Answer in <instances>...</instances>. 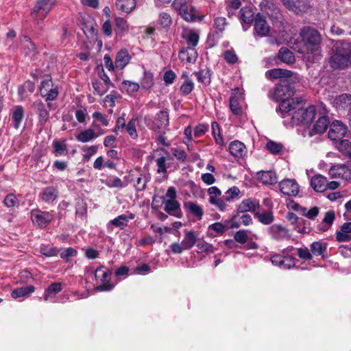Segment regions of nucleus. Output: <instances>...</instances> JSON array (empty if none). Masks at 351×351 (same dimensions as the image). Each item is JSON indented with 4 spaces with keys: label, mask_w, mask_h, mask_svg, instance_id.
Masks as SVG:
<instances>
[{
    "label": "nucleus",
    "mask_w": 351,
    "mask_h": 351,
    "mask_svg": "<svg viewBox=\"0 0 351 351\" xmlns=\"http://www.w3.org/2000/svg\"><path fill=\"white\" fill-rule=\"evenodd\" d=\"M93 121L99 123L103 127H107L109 125V119L108 117L98 111L94 112L92 114Z\"/></svg>",
    "instance_id": "obj_53"
},
{
    "label": "nucleus",
    "mask_w": 351,
    "mask_h": 351,
    "mask_svg": "<svg viewBox=\"0 0 351 351\" xmlns=\"http://www.w3.org/2000/svg\"><path fill=\"white\" fill-rule=\"evenodd\" d=\"M75 137L79 142L87 143L97 138V135L91 128H88L80 132Z\"/></svg>",
    "instance_id": "obj_37"
},
{
    "label": "nucleus",
    "mask_w": 351,
    "mask_h": 351,
    "mask_svg": "<svg viewBox=\"0 0 351 351\" xmlns=\"http://www.w3.org/2000/svg\"><path fill=\"white\" fill-rule=\"evenodd\" d=\"M255 217H256L258 221L265 225H268L274 221V217L271 212L266 213H255Z\"/></svg>",
    "instance_id": "obj_51"
},
{
    "label": "nucleus",
    "mask_w": 351,
    "mask_h": 351,
    "mask_svg": "<svg viewBox=\"0 0 351 351\" xmlns=\"http://www.w3.org/2000/svg\"><path fill=\"white\" fill-rule=\"evenodd\" d=\"M36 114L38 115V124L43 127L48 121L49 118V111L51 109L50 103L47 105L43 104L41 101H36L33 104Z\"/></svg>",
    "instance_id": "obj_10"
},
{
    "label": "nucleus",
    "mask_w": 351,
    "mask_h": 351,
    "mask_svg": "<svg viewBox=\"0 0 351 351\" xmlns=\"http://www.w3.org/2000/svg\"><path fill=\"white\" fill-rule=\"evenodd\" d=\"M197 247L199 252H205L208 254H212L215 252V248L210 243H208L204 241H201L197 243Z\"/></svg>",
    "instance_id": "obj_61"
},
{
    "label": "nucleus",
    "mask_w": 351,
    "mask_h": 351,
    "mask_svg": "<svg viewBox=\"0 0 351 351\" xmlns=\"http://www.w3.org/2000/svg\"><path fill=\"white\" fill-rule=\"evenodd\" d=\"M145 121L149 129L159 133L164 132L169 125V113L165 110H160L154 119L150 116H145Z\"/></svg>",
    "instance_id": "obj_6"
},
{
    "label": "nucleus",
    "mask_w": 351,
    "mask_h": 351,
    "mask_svg": "<svg viewBox=\"0 0 351 351\" xmlns=\"http://www.w3.org/2000/svg\"><path fill=\"white\" fill-rule=\"evenodd\" d=\"M92 86L95 93L99 96L104 95L109 90L106 84L98 80L93 82Z\"/></svg>",
    "instance_id": "obj_54"
},
{
    "label": "nucleus",
    "mask_w": 351,
    "mask_h": 351,
    "mask_svg": "<svg viewBox=\"0 0 351 351\" xmlns=\"http://www.w3.org/2000/svg\"><path fill=\"white\" fill-rule=\"evenodd\" d=\"M280 191L287 196H296L299 193V185L295 180L285 179L279 183Z\"/></svg>",
    "instance_id": "obj_14"
},
{
    "label": "nucleus",
    "mask_w": 351,
    "mask_h": 351,
    "mask_svg": "<svg viewBox=\"0 0 351 351\" xmlns=\"http://www.w3.org/2000/svg\"><path fill=\"white\" fill-rule=\"evenodd\" d=\"M260 208L259 201L254 198L244 199L238 206L239 213H256Z\"/></svg>",
    "instance_id": "obj_17"
},
{
    "label": "nucleus",
    "mask_w": 351,
    "mask_h": 351,
    "mask_svg": "<svg viewBox=\"0 0 351 351\" xmlns=\"http://www.w3.org/2000/svg\"><path fill=\"white\" fill-rule=\"evenodd\" d=\"M134 176V173H130L129 178H132L131 182H134V186L135 187L136 190L138 191H143L146 187L147 183L150 180L149 174L141 173L138 177L136 178V180L133 178Z\"/></svg>",
    "instance_id": "obj_21"
},
{
    "label": "nucleus",
    "mask_w": 351,
    "mask_h": 351,
    "mask_svg": "<svg viewBox=\"0 0 351 351\" xmlns=\"http://www.w3.org/2000/svg\"><path fill=\"white\" fill-rule=\"evenodd\" d=\"M241 0H230L226 1L228 16L231 18L235 15L236 11L241 6Z\"/></svg>",
    "instance_id": "obj_45"
},
{
    "label": "nucleus",
    "mask_w": 351,
    "mask_h": 351,
    "mask_svg": "<svg viewBox=\"0 0 351 351\" xmlns=\"http://www.w3.org/2000/svg\"><path fill=\"white\" fill-rule=\"evenodd\" d=\"M269 234L272 239L280 241L289 237V230L278 224H274L268 229Z\"/></svg>",
    "instance_id": "obj_18"
},
{
    "label": "nucleus",
    "mask_w": 351,
    "mask_h": 351,
    "mask_svg": "<svg viewBox=\"0 0 351 351\" xmlns=\"http://www.w3.org/2000/svg\"><path fill=\"white\" fill-rule=\"evenodd\" d=\"M58 196V191L53 186L45 187L40 193L41 199L47 204L53 203Z\"/></svg>",
    "instance_id": "obj_22"
},
{
    "label": "nucleus",
    "mask_w": 351,
    "mask_h": 351,
    "mask_svg": "<svg viewBox=\"0 0 351 351\" xmlns=\"http://www.w3.org/2000/svg\"><path fill=\"white\" fill-rule=\"evenodd\" d=\"M257 177L265 184H273L277 182L276 173L271 171H262L257 173Z\"/></svg>",
    "instance_id": "obj_32"
},
{
    "label": "nucleus",
    "mask_w": 351,
    "mask_h": 351,
    "mask_svg": "<svg viewBox=\"0 0 351 351\" xmlns=\"http://www.w3.org/2000/svg\"><path fill=\"white\" fill-rule=\"evenodd\" d=\"M302 102L303 101L300 102L299 106H295L294 109L295 110L292 114L289 112V114H281V117L284 119L291 117L293 125L299 124L308 125L311 123L315 119V107L314 106H309L307 108H303L302 106Z\"/></svg>",
    "instance_id": "obj_3"
},
{
    "label": "nucleus",
    "mask_w": 351,
    "mask_h": 351,
    "mask_svg": "<svg viewBox=\"0 0 351 351\" xmlns=\"http://www.w3.org/2000/svg\"><path fill=\"white\" fill-rule=\"evenodd\" d=\"M254 31L255 34L261 37L267 36L270 32V27L268 25L265 18L261 14L258 13L254 19Z\"/></svg>",
    "instance_id": "obj_13"
},
{
    "label": "nucleus",
    "mask_w": 351,
    "mask_h": 351,
    "mask_svg": "<svg viewBox=\"0 0 351 351\" xmlns=\"http://www.w3.org/2000/svg\"><path fill=\"white\" fill-rule=\"evenodd\" d=\"M300 36L306 53H313L318 49L322 37L319 32L311 27L301 29Z\"/></svg>",
    "instance_id": "obj_4"
},
{
    "label": "nucleus",
    "mask_w": 351,
    "mask_h": 351,
    "mask_svg": "<svg viewBox=\"0 0 351 351\" xmlns=\"http://www.w3.org/2000/svg\"><path fill=\"white\" fill-rule=\"evenodd\" d=\"M103 182L110 188H123L127 186V184L124 183L119 178L114 176L108 177Z\"/></svg>",
    "instance_id": "obj_47"
},
{
    "label": "nucleus",
    "mask_w": 351,
    "mask_h": 351,
    "mask_svg": "<svg viewBox=\"0 0 351 351\" xmlns=\"http://www.w3.org/2000/svg\"><path fill=\"white\" fill-rule=\"evenodd\" d=\"M194 88V84L192 80L186 79L180 88V91L182 95H187L191 93Z\"/></svg>",
    "instance_id": "obj_59"
},
{
    "label": "nucleus",
    "mask_w": 351,
    "mask_h": 351,
    "mask_svg": "<svg viewBox=\"0 0 351 351\" xmlns=\"http://www.w3.org/2000/svg\"><path fill=\"white\" fill-rule=\"evenodd\" d=\"M294 94V89L287 81L281 82L275 88L272 98L276 101H280L278 110L282 114H289L291 110L295 108V106H299L302 101V98H291Z\"/></svg>",
    "instance_id": "obj_1"
},
{
    "label": "nucleus",
    "mask_w": 351,
    "mask_h": 351,
    "mask_svg": "<svg viewBox=\"0 0 351 351\" xmlns=\"http://www.w3.org/2000/svg\"><path fill=\"white\" fill-rule=\"evenodd\" d=\"M158 23L162 27H169L172 23V19L170 14L165 12L160 13L158 16Z\"/></svg>",
    "instance_id": "obj_58"
},
{
    "label": "nucleus",
    "mask_w": 351,
    "mask_h": 351,
    "mask_svg": "<svg viewBox=\"0 0 351 351\" xmlns=\"http://www.w3.org/2000/svg\"><path fill=\"white\" fill-rule=\"evenodd\" d=\"M240 189L237 186H232L226 191L223 196L224 201L232 202L239 198Z\"/></svg>",
    "instance_id": "obj_48"
},
{
    "label": "nucleus",
    "mask_w": 351,
    "mask_h": 351,
    "mask_svg": "<svg viewBox=\"0 0 351 351\" xmlns=\"http://www.w3.org/2000/svg\"><path fill=\"white\" fill-rule=\"evenodd\" d=\"M123 88L125 89L128 93H133L137 92L140 88V85L134 82L129 80H124L122 83Z\"/></svg>",
    "instance_id": "obj_60"
},
{
    "label": "nucleus",
    "mask_w": 351,
    "mask_h": 351,
    "mask_svg": "<svg viewBox=\"0 0 351 351\" xmlns=\"http://www.w3.org/2000/svg\"><path fill=\"white\" fill-rule=\"evenodd\" d=\"M154 84V75L150 71H144L143 76L141 82V88L148 90L151 88Z\"/></svg>",
    "instance_id": "obj_44"
},
{
    "label": "nucleus",
    "mask_w": 351,
    "mask_h": 351,
    "mask_svg": "<svg viewBox=\"0 0 351 351\" xmlns=\"http://www.w3.org/2000/svg\"><path fill=\"white\" fill-rule=\"evenodd\" d=\"M21 42L23 45L25 54L26 56H34L36 51V45L31 39L29 37L24 36L21 38Z\"/></svg>",
    "instance_id": "obj_40"
},
{
    "label": "nucleus",
    "mask_w": 351,
    "mask_h": 351,
    "mask_svg": "<svg viewBox=\"0 0 351 351\" xmlns=\"http://www.w3.org/2000/svg\"><path fill=\"white\" fill-rule=\"evenodd\" d=\"M164 210L168 214L180 217V206L179 202L176 199H167L164 201Z\"/></svg>",
    "instance_id": "obj_25"
},
{
    "label": "nucleus",
    "mask_w": 351,
    "mask_h": 351,
    "mask_svg": "<svg viewBox=\"0 0 351 351\" xmlns=\"http://www.w3.org/2000/svg\"><path fill=\"white\" fill-rule=\"evenodd\" d=\"M137 121L138 119L136 117H133L125 126L127 132L133 139L138 138V133L136 128Z\"/></svg>",
    "instance_id": "obj_50"
},
{
    "label": "nucleus",
    "mask_w": 351,
    "mask_h": 351,
    "mask_svg": "<svg viewBox=\"0 0 351 351\" xmlns=\"http://www.w3.org/2000/svg\"><path fill=\"white\" fill-rule=\"evenodd\" d=\"M243 94L239 88H234L230 97V108L235 115H241L243 112L242 103L243 102Z\"/></svg>",
    "instance_id": "obj_11"
},
{
    "label": "nucleus",
    "mask_w": 351,
    "mask_h": 351,
    "mask_svg": "<svg viewBox=\"0 0 351 351\" xmlns=\"http://www.w3.org/2000/svg\"><path fill=\"white\" fill-rule=\"evenodd\" d=\"M172 8L186 21L202 20V17L197 16V12L190 0H173Z\"/></svg>",
    "instance_id": "obj_5"
},
{
    "label": "nucleus",
    "mask_w": 351,
    "mask_h": 351,
    "mask_svg": "<svg viewBox=\"0 0 351 351\" xmlns=\"http://www.w3.org/2000/svg\"><path fill=\"white\" fill-rule=\"evenodd\" d=\"M335 147L337 149L343 153V154L348 156L349 158L351 155V142L348 140H339L336 142Z\"/></svg>",
    "instance_id": "obj_41"
},
{
    "label": "nucleus",
    "mask_w": 351,
    "mask_h": 351,
    "mask_svg": "<svg viewBox=\"0 0 351 351\" xmlns=\"http://www.w3.org/2000/svg\"><path fill=\"white\" fill-rule=\"evenodd\" d=\"M319 211V208L317 206H314L309 210L304 207L300 209L301 214L309 219H314L318 215Z\"/></svg>",
    "instance_id": "obj_57"
},
{
    "label": "nucleus",
    "mask_w": 351,
    "mask_h": 351,
    "mask_svg": "<svg viewBox=\"0 0 351 351\" xmlns=\"http://www.w3.org/2000/svg\"><path fill=\"white\" fill-rule=\"evenodd\" d=\"M311 186L316 192H324L327 189V178L321 174L315 175L311 179Z\"/></svg>",
    "instance_id": "obj_20"
},
{
    "label": "nucleus",
    "mask_w": 351,
    "mask_h": 351,
    "mask_svg": "<svg viewBox=\"0 0 351 351\" xmlns=\"http://www.w3.org/2000/svg\"><path fill=\"white\" fill-rule=\"evenodd\" d=\"M281 1L288 9L295 12H301L305 8L302 0H281Z\"/></svg>",
    "instance_id": "obj_38"
},
{
    "label": "nucleus",
    "mask_w": 351,
    "mask_h": 351,
    "mask_svg": "<svg viewBox=\"0 0 351 351\" xmlns=\"http://www.w3.org/2000/svg\"><path fill=\"white\" fill-rule=\"evenodd\" d=\"M267 149L273 154L280 153L282 149V145L280 143H276L272 141H269L266 144Z\"/></svg>",
    "instance_id": "obj_63"
},
{
    "label": "nucleus",
    "mask_w": 351,
    "mask_h": 351,
    "mask_svg": "<svg viewBox=\"0 0 351 351\" xmlns=\"http://www.w3.org/2000/svg\"><path fill=\"white\" fill-rule=\"evenodd\" d=\"M336 239L339 242H347L351 239V222L344 223L339 231L336 232Z\"/></svg>",
    "instance_id": "obj_23"
},
{
    "label": "nucleus",
    "mask_w": 351,
    "mask_h": 351,
    "mask_svg": "<svg viewBox=\"0 0 351 351\" xmlns=\"http://www.w3.org/2000/svg\"><path fill=\"white\" fill-rule=\"evenodd\" d=\"M115 25L117 27V31L119 32V34L125 33L129 30V25L128 22L122 18H116Z\"/></svg>",
    "instance_id": "obj_56"
},
{
    "label": "nucleus",
    "mask_w": 351,
    "mask_h": 351,
    "mask_svg": "<svg viewBox=\"0 0 351 351\" xmlns=\"http://www.w3.org/2000/svg\"><path fill=\"white\" fill-rule=\"evenodd\" d=\"M239 18L242 23L251 24L255 19L254 13L251 6H244L239 12Z\"/></svg>",
    "instance_id": "obj_26"
},
{
    "label": "nucleus",
    "mask_w": 351,
    "mask_h": 351,
    "mask_svg": "<svg viewBox=\"0 0 351 351\" xmlns=\"http://www.w3.org/2000/svg\"><path fill=\"white\" fill-rule=\"evenodd\" d=\"M265 76L267 79L269 80L278 79L282 77L289 78L292 76V72L286 69H273L267 71L265 73Z\"/></svg>",
    "instance_id": "obj_29"
},
{
    "label": "nucleus",
    "mask_w": 351,
    "mask_h": 351,
    "mask_svg": "<svg viewBox=\"0 0 351 351\" xmlns=\"http://www.w3.org/2000/svg\"><path fill=\"white\" fill-rule=\"evenodd\" d=\"M111 271L104 266H100L95 271V278L101 285L96 287L99 291H110L114 287V284L110 282Z\"/></svg>",
    "instance_id": "obj_7"
},
{
    "label": "nucleus",
    "mask_w": 351,
    "mask_h": 351,
    "mask_svg": "<svg viewBox=\"0 0 351 351\" xmlns=\"http://www.w3.org/2000/svg\"><path fill=\"white\" fill-rule=\"evenodd\" d=\"M326 247L327 245L325 243L315 241L311 245V250L314 255L319 256L326 250Z\"/></svg>",
    "instance_id": "obj_52"
},
{
    "label": "nucleus",
    "mask_w": 351,
    "mask_h": 351,
    "mask_svg": "<svg viewBox=\"0 0 351 351\" xmlns=\"http://www.w3.org/2000/svg\"><path fill=\"white\" fill-rule=\"evenodd\" d=\"M53 219V215L49 212H43L38 210L32 212L33 223L40 228L45 227Z\"/></svg>",
    "instance_id": "obj_15"
},
{
    "label": "nucleus",
    "mask_w": 351,
    "mask_h": 351,
    "mask_svg": "<svg viewBox=\"0 0 351 351\" xmlns=\"http://www.w3.org/2000/svg\"><path fill=\"white\" fill-rule=\"evenodd\" d=\"M40 252L43 255L48 257L56 256L58 255V250L56 248L45 245H42L40 247Z\"/></svg>",
    "instance_id": "obj_62"
},
{
    "label": "nucleus",
    "mask_w": 351,
    "mask_h": 351,
    "mask_svg": "<svg viewBox=\"0 0 351 351\" xmlns=\"http://www.w3.org/2000/svg\"><path fill=\"white\" fill-rule=\"evenodd\" d=\"M54 0H40L34 7L32 15L37 23L43 20L50 12L54 5Z\"/></svg>",
    "instance_id": "obj_8"
},
{
    "label": "nucleus",
    "mask_w": 351,
    "mask_h": 351,
    "mask_svg": "<svg viewBox=\"0 0 351 351\" xmlns=\"http://www.w3.org/2000/svg\"><path fill=\"white\" fill-rule=\"evenodd\" d=\"M197 58V52L196 49L185 47L179 53V58L182 62L188 63L195 62Z\"/></svg>",
    "instance_id": "obj_27"
},
{
    "label": "nucleus",
    "mask_w": 351,
    "mask_h": 351,
    "mask_svg": "<svg viewBox=\"0 0 351 351\" xmlns=\"http://www.w3.org/2000/svg\"><path fill=\"white\" fill-rule=\"evenodd\" d=\"M328 119L326 117H320L314 125L312 131H310V136H313L315 134H322L324 133L328 126Z\"/></svg>",
    "instance_id": "obj_34"
},
{
    "label": "nucleus",
    "mask_w": 351,
    "mask_h": 351,
    "mask_svg": "<svg viewBox=\"0 0 351 351\" xmlns=\"http://www.w3.org/2000/svg\"><path fill=\"white\" fill-rule=\"evenodd\" d=\"M130 56L127 50H121L117 54L115 58V66L117 68L122 69H123L130 62Z\"/></svg>",
    "instance_id": "obj_33"
},
{
    "label": "nucleus",
    "mask_w": 351,
    "mask_h": 351,
    "mask_svg": "<svg viewBox=\"0 0 351 351\" xmlns=\"http://www.w3.org/2000/svg\"><path fill=\"white\" fill-rule=\"evenodd\" d=\"M184 206L185 209L195 217L197 220L202 219L204 211L201 206L193 202H186Z\"/></svg>",
    "instance_id": "obj_30"
},
{
    "label": "nucleus",
    "mask_w": 351,
    "mask_h": 351,
    "mask_svg": "<svg viewBox=\"0 0 351 351\" xmlns=\"http://www.w3.org/2000/svg\"><path fill=\"white\" fill-rule=\"evenodd\" d=\"M54 84H53L51 78L49 76L46 77L41 82L40 87V95L42 97L46 96V94L47 93V91L49 89L52 88Z\"/></svg>",
    "instance_id": "obj_55"
},
{
    "label": "nucleus",
    "mask_w": 351,
    "mask_h": 351,
    "mask_svg": "<svg viewBox=\"0 0 351 351\" xmlns=\"http://www.w3.org/2000/svg\"><path fill=\"white\" fill-rule=\"evenodd\" d=\"M347 132V127L339 121H335L330 125L328 137L333 141L341 140Z\"/></svg>",
    "instance_id": "obj_12"
},
{
    "label": "nucleus",
    "mask_w": 351,
    "mask_h": 351,
    "mask_svg": "<svg viewBox=\"0 0 351 351\" xmlns=\"http://www.w3.org/2000/svg\"><path fill=\"white\" fill-rule=\"evenodd\" d=\"M329 174L332 178L351 181V164L344 163L333 165L329 170Z\"/></svg>",
    "instance_id": "obj_9"
},
{
    "label": "nucleus",
    "mask_w": 351,
    "mask_h": 351,
    "mask_svg": "<svg viewBox=\"0 0 351 351\" xmlns=\"http://www.w3.org/2000/svg\"><path fill=\"white\" fill-rule=\"evenodd\" d=\"M62 291V284L60 282H54L51 284L45 290L44 293V300H49L52 296L56 295L57 293Z\"/></svg>",
    "instance_id": "obj_39"
},
{
    "label": "nucleus",
    "mask_w": 351,
    "mask_h": 351,
    "mask_svg": "<svg viewBox=\"0 0 351 351\" xmlns=\"http://www.w3.org/2000/svg\"><path fill=\"white\" fill-rule=\"evenodd\" d=\"M329 63L333 69H343L351 65V43L339 42L335 45V53Z\"/></svg>",
    "instance_id": "obj_2"
},
{
    "label": "nucleus",
    "mask_w": 351,
    "mask_h": 351,
    "mask_svg": "<svg viewBox=\"0 0 351 351\" xmlns=\"http://www.w3.org/2000/svg\"><path fill=\"white\" fill-rule=\"evenodd\" d=\"M3 204L8 208H12L19 205V200L14 194H9L4 198Z\"/></svg>",
    "instance_id": "obj_64"
},
{
    "label": "nucleus",
    "mask_w": 351,
    "mask_h": 351,
    "mask_svg": "<svg viewBox=\"0 0 351 351\" xmlns=\"http://www.w3.org/2000/svg\"><path fill=\"white\" fill-rule=\"evenodd\" d=\"M278 58L281 61L287 64H291L295 61V57L293 53L285 47H282L279 50Z\"/></svg>",
    "instance_id": "obj_42"
},
{
    "label": "nucleus",
    "mask_w": 351,
    "mask_h": 351,
    "mask_svg": "<svg viewBox=\"0 0 351 351\" xmlns=\"http://www.w3.org/2000/svg\"><path fill=\"white\" fill-rule=\"evenodd\" d=\"M34 287L32 285L20 287L13 290L11 293V295L13 298L16 299L33 293L34 291Z\"/></svg>",
    "instance_id": "obj_43"
},
{
    "label": "nucleus",
    "mask_w": 351,
    "mask_h": 351,
    "mask_svg": "<svg viewBox=\"0 0 351 351\" xmlns=\"http://www.w3.org/2000/svg\"><path fill=\"white\" fill-rule=\"evenodd\" d=\"M182 38L186 42V47L189 49H195V47L199 43V36L197 33L193 30L186 31L182 34Z\"/></svg>",
    "instance_id": "obj_28"
},
{
    "label": "nucleus",
    "mask_w": 351,
    "mask_h": 351,
    "mask_svg": "<svg viewBox=\"0 0 351 351\" xmlns=\"http://www.w3.org/2000/svg\"><path fill=\"white\" fill-rule=\"evenodd\" d=\"M24 118V110L21 106H17L12 112V122L15 129H19Z\"/></svg>",
    "instance_id": "obj_31"
},
{
    "label": "nucleus",
    "mask_w": 351,
    "mask_h": 351,
    "mask_svg": "<svg viewBox=\"0 0 351 351\" xmlns=\"http://www.w3.org/2000/svg\"><path fill=\"white\" fill-rule=\"evenodd\" d=\"M208 202L210 204L215 206L220 211L225 212L227 210L228 205L224 199L221 196L209 197Z\"/></svg>",
    "instance_id": "obj_46"
},
{
    "label": "nucleus",
    "mask_w": 351,
    "mask_h": 351,
    "mask_svg": "<svg viewBox=\"0 0 351 351\" xmlns=\"http://www.w3.org/2000/svg\"><path fill=\"white\" fill-rule=\"evenodd\" d=\"M230 154L237 158H243L247 154L245 145L239 141L232 142L229 145Z\"/></svg>",
    "instance_id": "obj_24"
},
{
    "label": "nucleus",
    "mask_w": 351,
    "mask_h": 351,
    "mask_svg": "<svg viewBox=\"0 0 351 351\" xmlns=\"http://www.w3.org/2000/svg\"><path fill=\"white\" fill-rule=\"evenodd\" d=\"M197 240V233L193 231H186L182 243L186 250H190L195 244Z\"/></svg>",
    "instance_id": "obj_36"
},
{
    "label": "nucleus",
    "mask_w": 351,
    "mask_h": 351,
    "mask_svg": "<svg viewBox=\"0 0 351 351\" xmlns=\"http://www.w3.org/2000/svg\"><path fill=\"white\" fill-rule=\"evenodd\" d=\"M136 0H117L116 7L117 9L125 13L131 12L136 7Z\"/></svg>",
    "instance_id": "obj_35"
},
{
    "label": "nucleus",
    "mask_w": 351,
    "mask_h": 351,
    "mask_svg": "<svg viewBox=\"0 0 351 351\" xmlns=\"http://www.w3.org/2000/svg\"><path fill=\"white\" fill-rule=\"evenodd\" d=\"M332 104L338 110H348L349 116H351V95L344 93L337 96L333 99Z\"/></svg>",
    "instance_id": "obj_16"
},
{
    "label": "nucleus",
    "mask_w": 351,
    "mask_h": 351,
    "mask_svg": "<svg viewBox=\"0 0 351 351\" xmlns=\"http://www.w3.org/2000/svg\"><path fill=\"white\" fill-rule=\"evenodd\" d=\"M134 218V215L133 214H130V215H121L110 221L107 224V228L110 231L112 230L113 226L119 227L122 229L128 226L130 219H133Z\"/></svg>",
    "instance_id": "obj_19"
},
{
    "label": "nucleus",
    "mask_w": 351,
    "mask_h": 351,
    "mask_svg": "<svg viewBox=\"0 0 351 351\" xmlns=\"http://www.w3.org/2000/svg\"><path fill=\"white\" fill-rule=\"evenodd\" d=\"M53 146L54 147V154L56 156H66L68 154L66 145L64 143L58 141H54L53 142Z\"/></svg>",
    "instance_id": "obj_49"
}]
</instances>
